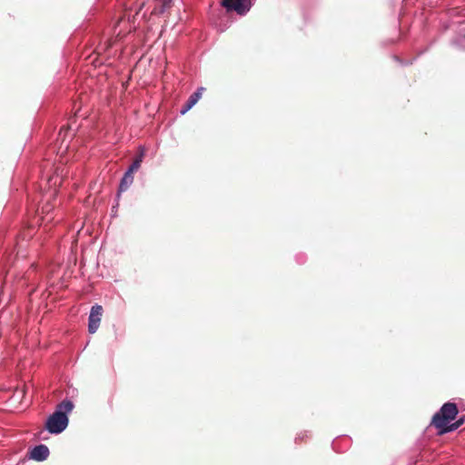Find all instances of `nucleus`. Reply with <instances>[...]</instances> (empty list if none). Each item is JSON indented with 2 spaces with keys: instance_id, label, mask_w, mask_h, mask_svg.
I'll list each match as a JSON object with an SVG mask.
<instances>
[{
  "instance_id": "nucleus-12",
  "label": "nucleus",
  "mask_w": 465,
  "mask_h": 465,
  "mask_svg": "<svg viewBox=\"0 0 465 465\" xmlns=\"http://www.w3.org/2000/svg\"><path fill=\"white\" fill-rule=\"evenodd\" d=\"M58 179H59L58 174H56L55 176H50V177H48L47 182H48L49 183H51L54 181L53 184H54V185H56V183H57V180H58Z\"/></svg>"
},
{
  "instance_id": "nucleus-6",
  "label": "nucleus",
  "mask_w": 465,
  "mask_h": 465,
  "mask_svg": "<svg viewBox=\"0 0 465 465\" xmlns=\"http://www.w3.org/2000/svg\"><path fill=\"white\" fill-rule=\"evenodd\" d=\"M49 453V449L45 445L40 444L31 450L30 458L36 461H43L48 458Z\"/></svg>"
},
{
  "instance_id": "nucleus-13",
  "label": "nucleus",
  "mask_w": 465,
  "mask_h": 465,
  "mask_svg": "<svg viewBox=\"0 0 465 465\" xmlns=\"http://www.w3.org/2000/svg\"><path fill=\"white\" fill-rule=\"evenodd\" d=\"M457 406H458V403L448 401V402H445L441 407H457Z\"/></svg>"
},
{
  "instance_id": "nucleus-2",
  "label": "nucleus",
  "mask_w": 465,
  "mask_h": 465,
  "mask_svg": "<svg viewBox=\"0 0 465 465\" xmlns=\"http://www.w3.org/2000/svg\"><path fill=\"white\" fill-rule=\"evenodd\" d=\"M68 425V417L65 412L55 411L46 420L45 428L50 433L58 434Z\"/></svg>"
},
{
  "instance_id": "nucleus-7",
  "label": "nucleus",
  "mask_w": 465,
  "mask_h": 465,
  "mask_svg": "<svg viewBox=\"0 0 465 465\" xmlns=\"http://www.w3.org/2000/svg\"><path fill=\"white\" fill-rule=\"evenodd\" d=\"M135 171L132 170V168H128V170L124 173L119 185V193L125 192L134 183V173Z\"/></svg>"
},
{
  "instance_id": "nucleus-10",
  "label": "nucleus",
  "mask_w": 465,
  "mask_h": 465,
  "mask_svg": "<svg viewBox=\"0 0 465 465\" xmlns=\"http://www.w3.org/2000/svg\"><path fill=\"white\" fill-rule=\"evenodd\" d=\"M144 154H145L144 148L139 147L138 154L136 155L134 162L132 163V164L129 167L132 168V170L138 171L141 166V163L144 158Z\"/></svg>"
},
{
  "instance_id": "nucleus-11",
  "label": "nucleus",
  "mask_w": 465,
  "mask_h": 465,
  "mask_svg": "<svg viewBox=\"0 0 465 465\" xmlns=\"http://www.w3.org/2000/svg\"><path fill=\"white\" fill-rule=\"evenodd\" d=\"M56 407H64V408H67V407H74L73 406V403L70 401H61L60 403H58L56 405Z\"/></svg>"
},
{
  "instance_id": "nucleus-5",
  "label": "nucleus",
  "mask_w": 465,
  "mask_h": 465,
  "mask_svg": "<svg viewBox=\"0 0 465 465\" xmlns=\"http://www.w3.org/2000/svg\"><path fill=\"white\" fill-rule=\"evenodd\" d=\"M204 90H205L204 87H200V88L197 89L196 92H194L193 94H192L189 96L188 100L183 104V108L181 110V114H184L185 113H187L191 108H193L197 104V102L202 97L203 92Z\"/></svg>"
},
{
  "instance_id": "nucleus-8",
  "label": "nucleus",
  "mask_w": 465,
  "mask_h": 465,
  "mask_svg": "<svg viewBox=\"0 0 465 465\" xmlns=\"http://www.w3.org/2000/svg\"><path fill=\"white\" fill-rule=\"evenodd\" d=\"M172 2L173 0H155V5L151 14L154 15L164 14L172 6Z\"/></svg>"
},
{
  "instance_id": "nucleus-4",
  "label": "nucleus",
  "mask_w": 465,
  "mask_h": 465,
  "mask_svg": "<svg viewBox=\"0 0 465 465\" xmlns=\"http://www.w3.org/2000/svg\"><path fill=\"white\" fill-rule=\"evenodd\" d=\"M103 312L104 309L99 304H95L91 308L88 319V331L90 333H94L98 330L102 320Z\"/></svg>"
},
{
  "instance_id": "nucleus-9",
  "label": "nucleus",
  "mask_w": 465,
  "mask_h": 465,
  "mask_svg": "<svg viewBox=\"0 0 465 465\" xmlns=\"http://www.w3.org/2000/svg\"><path fill=\"white\" fill-rule=\"evenodd\" d=\"M54 205L50 203H46L45 204H44L41 208V212L39 213V219L42 220V223L44 222H46V223H49L53 220V216H50V213L53 211Z\"/></svg>"
},
{
  "instance_id": "nucleus-1",
  "label": "nucleus",
  "mask_w": 465,
  "mask_h": 465,
  "mask_svg": "<svg viewBox=\"0 0 465 465\" xmlns=\"http://www.w3.org/2000/svg\"><path fill=\"white\" fill-rule=\"evenodd\" d=\"M459 409H440L432 418L431 424L439 430L440 434L457 430L463 424V419L452 422L456 419Z\"/></svg>"
},
{
  "instance_id": "nucleus-3",
  "label": "nucleus",
  "mask_w": 465,
  "mask_h": 465,
  "mask_svg": "<svg viewBox=\"0 0 465 465\" xmlns=\"http://www.w3.org/2000/svg\"><path fill=\"white\" fill-rule=\"evenodd\" d=\"M223 6L226 8L228 12L235 11L238 15H245L252 6L251 0H223Z\"/></svg>"
}]
</instances>
